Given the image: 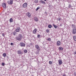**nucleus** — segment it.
Returning a JSON list of instances; mask_svg holds the SVG:
<instances>
[{"mask_svg": "<svg viewBox=\"0 0 76 76\" xmlns=\"http://www.w3.org/2000/svg\"><path fill=\"white\" fill-rule=\"evenodd\" d=\"M16 39L18 41H21V39L23 38V36L20 34H18V37H15Z\"/></svg>", "mask_w": 76, "mask_h": 76, "instance_id": "1", "label": "nucleus"}, {"mask_svg": "<svg viewBox=\"0 0 76 76\" xmlns=\"http://www.w3.org/2000/svg\"><path fill=\"white\" fill-rule=\"evenodd\" d=\"M27 6H28V4H27V3H24L23 5V8H26V7H27Z\"/></svg>", "mask_w": 76, "mask_h": 76, "instance_id": "2", "label": "nucleus"}, {"mask_svg": "<svg viewBox=\"0 0 76 76\" xmlns=\"http://www.w3.org/2000/svg\"><path fill=\"white\" fill-rule=\"evenodd\" d=\"M72 33L73 34H76V28H73L72 29Z\"/></svg>", "mask_w": 76, "mask_h": 76, "instance_id": "3", "label": "nucleus"}, {"mask_svg": "<svg viewBox=\"0 0 76 76\" xmlns=\"http://www.w3.org/2000/svg\"><path fill=\"white\" fill-rule=\"evenodd\" d=\"M7 3L9 4H13V0H10V1H8Z\"/></svg>", "mask_w": 76, "mask_h": 76, "instance_id": "4", "label": "nucleus"}, {"mask_svg": "<svg viewBox=\"0 0 76 76\" xmlns=\"http://www.w3.org/2000/svg\"><path fill=\"white\" fill-rule=\"evenodd\" d=\"M56 44L57 46H60L61 45V42L58 41L57 42Z\"/></svg>", "mask_w": 76, "mask_h": 76, "instance_id": "5", "label": "nucleus"}, {"mask_svg": "<svg viewBox=\"0 0 76 76\" xmlns=\"http://www.w3.org/2000/svg\"><path fill=\"white\" fill-rule=\"evenodd\" d=\"M27 16H28V18H30L31 16V13H30L28 12L27 13Z\"/></svg>", "mask_w": 76, "mask_h": 76, "instance_id": "6", "label": "nucleus"}, {"mask_svg": "<svg viewBox=\"0 0 76 76\" xmlns=\"http://www.w3.org/2000/svg\"><path fill=\"white\" fill-rule=\"evenodd\" d=\"M35 47L36 48H37V49L38 50H40V48H39V46L38 45H35Z\"/></svg>", "mask_w": 76, "mask_h": 76, "instance_id": "7", "label": "nucleus"}, {"mask_svg": "<svg viewBox=\"0 0 76 76\" xmlns=\"http://www.w3.org/2000/svg\"><path fill=\"white\" fill-rule=\"evenodd\" d=\"M37 29L36 28L34 29L33 31V33L34 34H35L37 33Z\"/></svg>", "mask_w": 76, "mask_h": 76, "instance_id": "8", "label": "nucleus"}, {"mask_svg": "<svg viewBox=\"0 0 76 76\" xmlns=\"http://www.w3.org/2000/svg\"><path fill=\"white\" fill-rule=\"evenodd\" d=\"M20 45L21 47H25V44L23 42H20Z\"/></svg>", "mask_w": 76, "mask_h": 76, "instance_id": "9", "label": "nucleus"}, {"mask_svg": "<svg viewBox=\"0 0 76 76\" xmlns=\"http://www.w3.org/2000/svg\"><path fill=\"white\" fill-rule=\"evenodd\" d=\"M3 7L5 9L6 7V4L5 3H3L2 5Z\"/></svg>", "mask_w": 76, "mask_h": 76, "instance_id": "10", "label": "nucleus"}, {"mask_svg": "<svg viewBox=\"0 0 76 76\" xmlns=\"http://www.w3.org/2000/svg\"><path fill=\"white\" fill-rule=\"evenodd\" d=\"M40 3H42V4H45V1H44L42 0H41L40 1Z\"/></svg>", "mask_w": 76, "mask_h": 76, "instance_id": "11", "label": "nucleus"}, {"mask_svg": "<svg viewBox=\"0 0 76 76\" xmlns=\"http://www.w3.org/2000/svg\"><path fill=\"white\" fill-rule=\"evenodd\" d=\"M15 31L17 32H19L20 31V27H19L18 28L15 29Z\"/></svg>", "mask_w": 76, "mask_h": 76, "instance_id": "12", "label": "nucleus"}, {"mask_svg": "<svg viewBox=\"0 0 76 76\" xmlns=\"http://www.w3.org/2000/svg\"><path fill=\"white\" fill-rule=\"evenodd\" d=\"M58 50L59 51H63V48L61 47H59L58 48Z\"/></svg>", "mask_w": 76, "mask_h": 76, "instance_id": "13", "label": "nucleus"}, {"mask_svg": "<svg viewBox=\"0 0 76 76\" xmlns=\"http://www.w3.org/2000/svg\"><path fill=\"white\" fill-rule=\"evenodd\" d=\"M34 20L36 21V22H38V18L36 17H34Z\"/></svg>", "mask_w": 76, "mask_h": 76, "instance_id": "14", "label": "nucleus"}, {"mask_svg": "<svg viewBox=\"0 0 76 76\" xmlns=\"http://www.w3.org/2000/svg\"><path fill=\"white\" fill-rule=\"evenodd\" d=\"M58 62L59 64H62V61L61 60H58Z\"/></svg>", "mask_w": 76, "mask_h": 76, "instance_id": "15", "label": "nucleus"}, {"mask_svg": "<svg viewBox=\"0 0 76 76\" xmlns=\"http://www.w3.org/2000/svg\"><path fill=\"white\" fill-rule=\"evenodd\" d=\"M17 52L18 54H22V52L20 50H18Z\"/></svg>", "mask_w": 76, "mask_h": 76, "instance_id": "16", "label": "nucleus"}, {"mask_svg": "<svg viewBox=\"0 0 76 76\" xmlns=\"http://www.w3.org/2000/svg\"><path fill=\"white\" fill-rule=\"evenodd\" d=\"M73 39H74L75 41H76V36H74L73 37Z\"/></svg>", "mask_w": 76, "mask_h": 76, "instance_id": "17", "label": "nucleus"}, {"mask_svg": "<svg viewBox=\"0 0 76 76\" xmlns=\"http://www.w3.org/2000/svg\"><path fill=\"white\" fill-rule=\"evenodd\" d=\"M34 3L37 4V3H38V0H35Z\"/></svg>", "mask_w": 76, "mask_h": 76, "instance_id": "18", "label": "nucleus"}, {"mask_svg": "<svg viewBox=\"0 0 76 76\" xmlns=\"http://www.w3.org/2000/svg\"><path fill=\"white\" fill-rule=\"evenodd\" d=\"M10 23L13 22V19H12V18H10Z\"/></svg>", "mask_w": 76, "mask_h": 76, "instance_id": "19", "label": "nucleus"}, {"mask_svg": "<svg viewBox=\"0 0 76 76\" xmlns=\"http://www.w3.org/2000/svg\"><path fill=\"white\" fill-rule=\"evenodd\" d=\"M48 28H52V26L51 25H49L48 26Z\"/></svg>", "mask_w": 76, "mask_h": 76, "instance_id": "20", "label": "nucleus"}, {"mask_svg": "<svg viewBox=\"0 0 76 76\" xmlns=\"http://www.w3.org/2000/svg\"><path fill=\"white\" fill-rule=\"evenodd\" d=\"M51 39L50 38H49L47 39V41H50V42L51 41Z\"/></svg>", "mask_w": 76, "mask_h": 76, "instance_id": "21", "label": "nucleus"}, {"mask_svg": "<svg viewBox=\"0 0 76 76\" xmlns=\"http://www.w3.org/2000/svg\"><path fill=\"white\" fill-rule=\"evenodd\" d=\"M3 56L4 57L6 56V53H4L3 54Z\"/></svg>", "mask_w": 76, "mask_h": 76, "instance_id": "22", "label": "nucleus"}, {"mask_svg": "<svg viewBox=\"0 0 76 76\" xmlns=\"http://www.w3.org/2000/svg\"><path fill=\"white\" fill-rule=\"evenodd\" d=\"M72 28H75V25L72 24Z\"/></svg>", "mask_w": 76, "mask_h": 76, "instance_id": "23", "label": "nucleus"}, {"mask_svg": "<svg viewBox=\"0 0 76 76\" xmlns=\"http://www.w3.org/2000/svg\"><path fill=\"white\" fill-rule=\"evenodd\" d=\"M39 8H40V7H37L36 9V11H37V10H39Z\"/></svg>", "mask_w": 76, "mask_h": 76, "instance_id": "24", "label": "nucleus"}, {"mask_svg": "<svg viewBox=\"0 0 76 76\" xmlns=\"http://www.w3.org/2000/svg\"><path fill=\"white\" fill-rule=\"evenodd\" d=\"M13 35H14V36H15V35H16V32H15V31H14L13 32Z\"/></svg>", "mask_w": 76, "mask_h": 76, "instance_id": "25", "label": "nucleus"}, {"mask_svg": "<svg viewBox=\"0 0 76 76\" xmlns=\"http://www.w3.org/2000/svg\"><path fill=\"white\" fill-rule=\"evenodd\" d=\"M58 20H59V21H60L61 20V18H58Z\"/></svg>", "mask_w": 76, "mask_h": 76, "instance_id": "26", "label": "nucleus"}, {"mask_svg": "<svg viewBox=\"0 0 76 76\" xmlns=\"http://www.w3.org/2000/svg\"><path fill=\"white\" fill-rule=\"evenodd\" d=\"M46 31L47 32H50V30H49V29H47L46 30Z\"/></svg>", "mask_w": 76, "mask_h": 76, "instance_id": "27", "label": "nucleus"}, {"mask_svg": "<svg viewBox=\"0 0 76 76\" xmlns=\"http://www.w3.org/2000/svg\"><path fill=\"white\" fill-rule=\"evenodd\" d=\"M24 52L25 53H26L28 52V51H27V50H24Z\"/></svg>", "mask_w": 76, "mask_h": 76, "instance_id": "28", "label": "nucleus"}, {"mask_svg": "<svg viewBox=\"0 0 76 76\" xmlns=\"http://www.w3.org/2000/svg\"><path fill=\"white\" fill-rule=\"evenodd\" d=\"M40 37H41V36L40 35L38 34L37 35V38H40Z\"/></svg>", "mask_w": 76, "mask_h": 76, "instance_id": "29", "label": "nucleus"}, {"mask_svg": "<svg viewBox=\"0 0 76 76\" xmlns=\"http://www.w3.org/2000/svg\"><path fill=\"white\" fill-rule=\"evenodd\" d=\"M71 7L72 6H71L70 4H69L68 6V8H71Z\"/></svg>", "mask_w": 76, "mask_h": 76, "instance_id": "30", "label": "nucleus"}, {"mask_svg": "<svg viewBox=\"0 0 76 76\" xmlns=\"http://www.w3.org/2000/svg\"><path fill=\"white\" fill-rule=\"evenodd\" d=\"M54 28H56H56H58V26H54Z\"/></svg>", "mask_w": 76, "mask_h": 76, "instance_id": "31", "label": "nucleus"}, {"mask_svg": "<svg viewBox=\"0 0 76 76\" xmlns=\"http://www.w3.org/2000/svg\"><path fill=\"white\" fill-rule=\"evenodd\" d=\"M2 36L4 37V33H3L2 34Z\"/></svg>", "mask_w": 76, "mask_h": 76, "instance_id": "32", "label": "nucleus"}, {"mask_svg": "<svg viewBox=\"0 0 76 76\" xmlns=\"http://www.w3.org/2000/svg\"><path fill=\"white\" fill-rule=\"evenodd\" d=\"M49 64H52V62H51L50 61H49Z\"/></svg>", "mask_w": 76, "mask_h": 76, "instance_id": "33", "label": "nucleus"}, {"mask_svg": "<svg viewBox=\"0 0 76 76\" xmlns=\"http://www.w3.org/2000/svg\"><path fill=\"white\" fill-rule=\"evenodd\" d=\"M2 65L4 66V64L3 63H2Z\"/></svg>", "mask_w": 76, "mask_h": 76, "instance_id": "34", "label": "nucleus"}, {"mask_svg": "<svg viewBox=\"0 0 76 76\" xmlns=\"http://www.w3.org/2000/svg\"><path fill=\"white\" fill-rule=\"evenodd\" d=\"M11 45H14V44L13 43H11Z\"/></svg>", "mask_w": 76, "mask_h": 76, "instance_id": "35", "label": "nucleus"}, {"mask_svg": "<svg viewBox=\"0 0 76 76\" xmlns=\"http://www.w3.org/2000/svg\"><path fill=\"white\" fill-rule=\"evenodd\" d=\"M63 76H66V74H63Z\"/></svg>", "mask_w": 76, "mask_h": 76, "instance_id": "36", "label": "nucleus"}, {"mask_svg": "<svg viewBox=\"0 0 76 76\" xmlns=\"http://www.w3.org/2000/svg\"><path fill=\"white\" fill-rule=\"evenodd\" d=\"M74 54H76V51H75V52H74Z\"/></svg>", "mask_w": 76, "mask_h": 76, "instance_id": "37", "label": "nucleus"}, {"mask_svg": "<svg viewBox=\"0 0 76 76\" xmlns=\"http://www.w3.org/2000/svg\"><path fill=\"white\" fill-rule=\"evenodd\" d=\"M53 26H55L54 24H53Z\"/></svg>", "mask_w": 76, "mask_h": 76, "instance_id": "38", "label": "nucleus"}, {"mask_svg": "<svg viewBox=\"0 0 76 76\" xmlns=\"http://www.w3.org/2000/svg\"><path fill=\"white\" fill-rule=\"evenodd\" d=\"M44 1H46L47 0H44Z\"/></svg>", "mask_w": 76, "mask_h": 76, "instance_id": "39", "label": "nucleus"}, {"mask_svg": "<svg viewBox=\"0 0 76 76\" xmlns=\"http://www.w3.org/2000/svg\"><path fill=\"white\" fill-rule=\"evenodd\" d=\"M75 75V76H76V75Z\"/></svg>", "mask_w": 76, "mask_h": 76, "instance_id": "40", "label": "nucleus"}, {"mask_svg": "<svg viewBox=\"0 0 76 76\" xmlns=\"http://www.w3.org/2000/svg\"><path fill=\"white\" fill-rule=\"evenodd\" d=\"M1 0H0V1Z\"/></svg>", "mask_w": 76, "mask_h": 76, "instance_id": "41", "label": "nucleus"}]
</instances>
